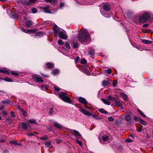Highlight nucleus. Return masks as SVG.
Returning a JSON list of instances; mask_svg holds the SVG:
<instances>
[{"label": "nucleus", "instance_id": "obj_5", "mask_svg": "<svg viewBox=\"0 0 153 153\" xmlns=\"http://www.w3.org/2000/svg\"><path fill=\"white\" fill-rule=\"evenodd\" d=\"M109 134L108 133H107L106 132H105V134L103 135L102 137V140L103 142H105V141H108L109 140Z\"/></svg>", "mask_w": 153, "mask_h": 153}, {"label": "nucleus", "instance_id": "obj_14", "mask_svg": "<svg viewBox=\"0 0 153 153\" xmlns=\"http://www.w3.org/2000/svg\"><path fill=\"white\" fill-rule=\"evenodd\" d=\"M101 12L102 15L105 17L109 18L111 16V14L110 13L106 12L105 13L103 12Z\"/></svg>", "mask_w": 153, "mask_h": 153}, {"label": "nucleus", "instance_id": "obj_29", "mask_svg": "<svg viewBox=\"0 0 153 153\" xmlns=\"http://www.w3.org/2000/svg\"><path fill=\"white\" fill-rule=\"evenodd\" d=\"M88 53L90 55L92 56L94 54V50L92 49L88 51Z\"/></svg>", "mask_w": 153, "mask_h": 153}, {"label": "nucleus", "instance_id": "obj_1", "mask_svg": "<svg viewBox=\"0 0 153 153\" xmlns=\"http://www.w3.org/2000/svg\"><path fill=\"white\" fill-rule=\"evenodd\" d=\"M78 39L79 41L82 44L87 43L90 40L89 34L86 30L83 28L79 31Z\"/></svg>", "mask_w": 153, "mask_h": 153}, {"label": "nucleus", "instance_id": "obj_60", "mask_svg": "<svg viewBox=\"0 0 153 153\" xmlns=\"http://www.w3.org/2000/svg\"><path fill=\"white\" fill-rule=\"evenodd\" d=\"M143 130V129L141 128H137V130L138 132H141Z\"/></svg>", "mask_w": 153, "mask_h": 153}, {"label": "nucleus", "instance_id": "obj_44", "mask_svg": "<svg viewBox=\"0 0 153 153\" xmlns=\"http://www.w3.org/2000/svg\"><path fill=\"white\" fill-rule=\"evenodd\" d=\"M21 111H22V112L23 115L24 116H25L27 115V114L25 111H24L22 109H21Z\"/></svg>", "mask_w": 153, "mask_h": 153}, {"label": "nucleus", "instance_id": "obj_62", "mask_svg": "<svg viewBox=\"0 0 153 153\" xmlns=\"http://www.w3.org/2000/svg\"><path fill=\"white\" fill-rule=\"evenodd\" d=\"M117 85V82H114L113 83V86L114 87H115Z\"/></svg>", "mask_w": 153, "mask_h": 153}, {"label": "nucleus", "instance_id": "obj_22", "mask_svg": "<svg viewBox=\"0 0 153 153\" xmlns=\"http://www.w3.org/2000/svg\"><path fill=\"white\" fill-rule=\"evenodd\" d=\"M115 104L117 106H118L119 107H120L122 108H123L122 105L121 104L120 102L119 101H118L116 100L115 102Z\"/></svg>", "mask_w": 153, "mask_h": 153}, {"label": "nucleus", "instance_id": "obj_16", "mask_svg": "<svg viewBox=\"0 0 153 153\" xmlns=\"http://www.w3.org/2000/svg\"><path fill=\"white\" fill-rule=\"evenodd\" d=\"M0 72L3 73L7 75H9L10 74L9 71L1 68H0Z\"/></svg>", "mask_w": 153, "mask_h": 153}, {"label": "nucleus", "instance_id": "obj_41", "mask_svg": "<svg viewBox=\"0 0 153 153\" xmlns=\"http://www.w3.org/2000/svg\"><path fill=\"white\" fill-rule=\"evenodd\" d=\"M59 72V70L57 69L54 70L53 72V74H57Z\"/></svg>", "mask_w": 153, "mask_h": 153}, {"label": "nucleus", "instance_id": "obj_6", "mask_svg": "<svg viewBox=\"0 0 153 153\" xmlns=\"http://www.w3.org/2000/svg\"><path fill=\"white\" fill-rule=\"evenodd\" d=\"M57 110L56 108L55 107L51 108L48 112V114L49 115H52L53 114H55L56 113Z\"/></svg>", "mask_w": 153, "mask_h": 153}, {"label": "nucleus", "instance_id": "obj_49", "mask_svg": "<svg viewBox=\"0 0 153 153\" xmlns=\"http://www.w3.org/2000/svg\"><path fill=\"white\" fill-rule=\"evenodd\" d=\"M76 141L80 146H82L83 145L81 141L78 140H76Z\"/></svg>", "mask_w": 153, "mask_h": 153}, {"label": "nucleus", "instance_id": "obj_40", "mask_svg": "<svg viewBox=\"0 0 153 153\" xmlns=\"http://www.w3.org/2000/svg\"><path fill=\"white\" fill-rule=\"evenodd\" d=\"M2 116H5L7 115V112L5 110H4L1 112Z\"/></svg>", "mask_w": 153, "mask_h": 153}, {"label": "nucleus", "instance_id": "obj_10", "mask_svg": "<svg viewBox=\"0 0 153 153\" xmlns=\"http://www.w3.org/2000/svg\"><path fill=\"white\" fill-rule=\"evenodd\" d=\"M79 110L85 115L88 116H90L91 115V114L89 112L82 108H80Z\"/></svg>", "mask_w": 153, "mask_h": 153}, {"label": "nucleus", "instance_id": "obj_39", "mask_svg": "<svg viewBox=\"0 0 153 153\" xmlns=\"http://www.w3.org/2000/svg\"><path fill=\"white\" fill-rule=\"evenodd\" d=\"M58 44L59 45H63L64 43L62 40H59L58 42Z\"/></svg>", "mask_w": 153, "mask_h": 153}, {"label": "nucleus", "instance_id": "obj_52", "mask_svg": "<svg viewBox=\"0 0 153 153\" xmlns=\"http://www.w3.org/2000/svg\"><path fill=\"white\" fill-rule=\"evenodd\" d=\"M54 90L56 91H59L60 90V88L57 87H54Z\"/></svg>", "mask_w": 153, "mask_h": 153}, {"label": "nucleus", "instance_id": "obj_4", "mask_svg": "<svg viewBox=\"0 0 153 153\" xmlns=\"http://www.w3.org/2000/svg\"><path fill=\"white\" fill-rule=\"evenodd\" d=\"M59 97L64 101L71 103V101L69 97L66 96V94L65 93L62 92L59 95Z\"/></svg>", "mask_w": 153, "mask_h": 153}, {"label": "nucleus", "instance_id": "obj_28", "mask_svg": "<svg viewBox=\"0 0 153 153\" xmlns=\"http://www.w3.org/2000/svg\"><path fill=\"white\" fill-rule=\"evenodd\" d=\"M32 25V22L30 21L27 22L26 23V25L27 27H29Z\"/></svg>", "mask_w": 153, "mask_h": 153}, {"label": "nucleus", "instance_id": "obj_30", "mask_svg": "<svg viewBox=\"0 0 153 153\" xmlns=\"http://www.w3.org/2000/svg\"><path fill=\"white\" fill-rule=\"evenodd\" d=\"M109 84V82L106 81L105 80H104L102 82V85L103 86H105Z\"/></svg>", "mask_w": 153, "mask_h": 153}, {"label": "nucleus", "instance_id": "obj_61", "mask_svg": "<svg viewBox=\"0 0 153 153\" xmlns=\"http://www.w3.org/2000/svg\"><path fill=\"white\" fill-rule=\"evenodd\" d=\"M65 4L64 3H61L60 4V7L62 8L64 7Z\"/></svg>", "mask_w": 153, "mask_h": 153}, {"label": "nucleus", "instance_id": "obj_38", "mask_svg": "<svg viewBox=\"0 0 153 153\" xmlns=\"http://www.w3.org/2000/svg\"><path fill=\"white\" fill-rule=\"evenodd\" d=\"M81 64H86L87 62V61L85 59H81Z\"/></svg>", "mask_w": 153, "mask_h": 153}, {"label": "nucleus", "instance_id": "obj_56", "mask_svg": "<svg viewBox=\"0 0 153 153\" xmlns=\"http://www.w3.org/2000/svg\"><path fill=\"white\" fill-rule=\"evenodd\" d=\"M11 74L14 75V76H18V74L17 73H15L14 72H13V71H12L11 72Z\"/></svg>", "mask_w": 153, "mask_h": 153}, {"label": "nucleus", "instance_id": "obj_18", "mask_svg": "<svg viewBox=\"0 0 153 153\" xmlns=\"http://www.w3.org/2000/svg\"><path fill=\"white\" fill-rule=\"evenodd\" d=\"M22 128L24 129H26L27 128V126L29 125L27 123L25 122L21 123Z\"/></svg>", "mask_w": 153, "mask_h": 153}, {"label": "nucleus", "instance_id": "obj_27", "mask_svg": "<svg viewBox=\"0 0 153 153\" xmlns=\"http://www.w3.org/2000/svg\"><path fill=\"white\" fill-rule=\"evenodd\" d=\"M40 140H47L48 139V136L47 135L43 136L42 137L39 138Z\"/></svg>", "mask_w": 153, "mask_h": 153}, {"label": "nucleus", "instance_id": "obj_35", "mask_svg": "<svg viewBox=\"0 0 153 153\" xmlns=\"http://www.w3.org/2000/svg\"><path fill=\"white\" fill-rule=\"evenodd\" d=\"M4 79L5 81L8 82H12V80L10 78L8 77H7L5 78Z\"/></svg>", "mask_w": 153, "mask_h": 153}, {"label": "nucleus", "instance_id": "obj_46", "mask_svg": "<svg viewBox=\"0 0 153 153\" xmlns=\"http://www.w3.org/2000/svg\"><path fill=\"white\" fill-rule=\"evenodd\" d=\"M36 0H29V2L27 3V5H29L30 4L36 1Z\"/></svg>", "mask_w": 153, "mask_h": 153}, {"label": "nucleus", "instance_id": "obj_36", "mask_svg": "<svg viewBox=\"0 0 153 153\" xmlns=\"http://www.w3.org/2000/svg\"><path fill=\"white\" fill-rule=\"evenodd\" d=\"M140 122L141 124H142L144 125H146L147 124L146 123L144 120H141V119H140Z\"/></svg>", "mask_w": 153, "mask_h": 153}, {"label": "nucleus", "instance_id": "obj_19", "mask_svg": "<svg viewBox=\"0 0 153 153\" xmlns=\"http://www.w3.org/2000/svg\"><path fill=\"white\" fill-rule=\"evenodd\" d=\"M101 100L105 104L108 105H110V102L108 100H105L103 98L101 99Z\"/></svg>", "mask_w": 153, "mask_h": 153}, {"label": "nucleus", "instance_id": "obj_42", "mask_svg": "<svg viewBox=\"0 0 153 153\" xmlns=\"http://www.w3.org/2000/svg\"><path fill=\"white\" fill-rule=\"evenodd\" d=\"M134 119L136 121H139V120H140V118H138L135 116H134Z\"/></svg>", "mask_w": 153, "mask_h": 153}, {"label": "nucleus", "instance_id": "obj_55", "mask_svg": "<svg viewBox=\"0 0 153 153\" xmlns=\"http://www.w3.org/2000/svg\"><path fill=\"white\" fill-rule=\"evenodd\" d=\"M108 120L109 121H113L114 120L113 118L111 117H109L108 118Z\"/></svg>", "mask_w": 153, "mask_h": 153}, {"label": "nucleus", "instance_id": "obj_12", "mask_svg": "<svg viewBox=\"0 0 153 153\" xmlns=\"http://www.w3.org/2000/svg\"><path fill=\"white\" fill-rule=\"evenodd\" d=\"M33 79L38 82H42L43 81L42 78L37 76H33Z\"/></svg>", "mask_w": 153, "mask_h": 153}, {"label": "nucleus", "instance_id": "obj_47", "mask_svg": "<svg viewBox=\"0 0 153 153\" xmlns=\"http://www.w3.org/2000/svg\"><path fill=\"white\" fill-rule=\"evenodd\" d=\"M35 133H37L36 132H34L33 133H30L27 134V135L29 136H34L35 135Z\"/></svg>", "mask_w": 153, "mask_h": 153}, {"label": "nucleus", "instance_id": "obj_50", "mask_svg": "<svg viewBox=\"0 0 153 153\" xmlns=\"http://www.w3.org/2000/svg\"><path fill=\"white\" fill-rule=\"evenodd\" d=\"M29 122H31L32 123L36 124V121L34 120H29Z\"/></svg>", "mask_w": 153, "mask_h": 153}, {"label": "nucleus", "instance_id": "obj_31", "mask_svg": "<svg viewBox=\"0 0 153 153\" xmlns=\"http://www.w3.org/2000/svg\"><path fill=\"white\" fill-rule=\"evenodd\" d=\"M99 111H100V112H101L102 113L104 114H107L108 113V112L105 111L102 108H100L99 110Z\"/></svg>", "mask_w": 153, "mask_h": 153}, {"label": "nucleus", "instance_id": "obj_17", "mask_svg": "<svg viewBox=\"0 0 153 153\" xmlns=\"http://www.w3.org/2000/svg\"><path fill=\"white\" fill-rule=\"evenodd\" d=\"M53 125L55 127L58 128L60 129L63 127L62 126L57 122H55Z\"/></svg>", "mask_w": 153, "mask_h": 153}, {"label": "nucleus", "instance_id": "obj_26", "mask_svg": "<svg viewBox=\"0 0 153 153\" xmlns=\"http://www.w3.org/2000/svg\"><path fill=\"white\" fill-rule=\"evenodd\" d=\"M91 115L92 116V117L93 118L95 119L96 120H100L101 119V118L100 117L98 116L97 115H95L93 114H91Z\"/></svg>", "mask_w": 153, "mask_h": 153}, {"label": "nucleus", "instance_id": "obj_13", "mask_svg": "<svg viewBox=\"0 0 153 153\" xmlns=\"http://www.w3.org/2000/svg\"><path fill=\"white\" fill-rule=\"evenodd\" d=\"M103 9L106 11H108L110 10L109 5L108 4H105L103 7Z\"/></svg>", "mask_w": 153, "mask_h": 153}, {"label": "nucleus", "instance_id": "obj_45", "mask_svg": "<svg viewBox=\"0 0 153 153\" xmlns=\"http://www.w3.org/2000/svg\"><path fill=\"white\" fill-rule=\"evenodd\" d=\"M78 47V43H74L73 44V48H77Z\"/></svg>", "mask_w": 153, "mask_h": 153}, {"label": "nucleus", "instance_id": "obj_64", "mask_svg": "<svg viewBox=\"0 0 153 153\" xmlns=\"http://www.w3.org/2000/svg\"><path fill=\"white\" fill-rule=\"evenodd\" d=\"M4 153H8V151L7 150H5L4 151Z\"/></svg>", "mask_w": 153, "mask_h": 153}, {"label": "nucleus", "instance_id": "obj_48", "mask_svg": "<svg viewBox=\"0 0 153 153\" xmlns=\"http://www.w3.org/2000/svg\"><path fill=\"white\" fill-rule=\"evenodd\" d=\"M79 56H77L75 59V64H77L78 63V61H79Z\"/></svg>", "mask_w": 153, "mask_h": 153}, {"label": "nucleus", "instance_id": "obj_3", "mask_svg": "<svg viewBox=\"0 0 153 153\" xmlns=\"http://www.w3.org/2000/svg\"><path fill=\"white\" fill-rule=\"evenodd\" d=\"M150 17V15L148 13H145L143 16L140 17L139 21L140 23H144L146 22L147 19H149Z\"/></svg>", "mask_w": 153, "mask_h": 153}, {"label": "nucleus", "instance_id": "obj_21", "mask_svg": "<svg viewBox=\"0 0 153 153\" xmlns=\"http://www.w3.org/2000/svg\"><path fill=\"white\" fill-rule=\"evenodd\" d=\"M53 66V65L51 63H48L46 65V66L47 68L51 69Z\"/></svg>", "mask_w": 153, "mask_h": 153}, {"label": "nucleus", "instance_id": "obj_24", "mask_svg": "<svg viewBox=\"0 0 153 153\" xmlns=\"http://www.w3.org/2000/svg\"><path fill=\"white\" fill-rule=\"evenodd\" d=\"M142 41L144 43L147 44H151L152 42L151 41H149L147 40L143 39L142 40Z\"/></svg>", "mask_w": 153, "mask_h": 153}, {"label": "nucleus", "instance_id": "obj_59", "mask_svg": "<svg viewBox=\"0 0 153 153\" xmlns=\"http://www.w3.org/2000/svg\"><path fill=\"white\" fill-rule=\"evenodd\" d=\"M10 116L13 117H15V115L13 112H11L10 113Z\"/></svg>", "mask_w": 153, "mask_h": 153}, {"label": "nucleus", "instance_id": "obj_25", "mask_svg": "<svg viewBox=\"0 0 153 153\" xmlns=\"http://www.w3.org/2000/svg\"><path fill=\"white\" fill-rule=\"evenodd\" d=\"M125 119L127 121H130L131 119V116L129 115H126L125 116Z\"/></svg>", "mask_w": 153, "mask_h": 153}, {"label": "nucleus", "instance_id": "obj_63", "mask_svg": "<svg viewBox=\"0 0 153 153\" xmlns=\"http://www.w3.org/2000/svg\"><path fill=\"white\" fill-rule=\"evenodd\" d=\"M148 26H149V24H144V25H143V27H147Z\"/></svg>", "mask_w": 153, "mask_h": 153}, {"label": "nucleus", "instance_id": "obj_8", "mask_svg": "<svg viewBox=\"0 0 153 153\" xmlns=\"http://www.w3.org/2000/svg\"><path fill=\"white\" fill-rule=\"evenodd\" d=\"M78 100L81 103L84 105H86L88 102L86 99L82 97H80L78 98Z\"/></svg>", "mask_w": 153, "mask_h": 153}, {"label": "nucleus", "instance_id": "obj_34", "mask_svg": "<svg viewBox=\"0 0 153 153\" xmlns=\"http://www.w3.org/2000/svg\"><path fill=\"white\" fill-rule=\"evenodd\" d=\"M11 143L16 145L19 146H21V143H18L16 141H12L11 142Z\"/></svg>", "mask_w": 153, "mask_h": 153}, {"label": "nucleus", "instance_id": "obj_7", "mask_svg": "<svg viewBox=\"0 0 153 153\" xmlns=\"http://www.w3.org/2000/svg\"><path fill=\"white\" fill-rule=\"evenodd\" d=\"M39 7L41 10L45 13H50V11L48 10L49 7V6H46L45 7L41 6Z\"/></svg>", "mask_w": 153, "mask_h": 153}, {"label": "nucleus", "instance_id": "obj_32", "mask_svg": "<svg viewBox=\"0 0 153 153\" xmlns=\"http://www.w3.org/2000/svg\"><path fill=\"white\" fill-rule=\"evenodd\" d=\"M65 46L68 49H70L71 48V46L69 43L68 42H66L65 43Z\"/></svg>", "mask_w": 153, "mask_h": 153}, {"label": "nucleus", "instance_id": "obj_15", "mask_svg": "<svg viewBox=\"0 0 153 153\" xmlns=\"http://www.w3.org/2000/svg\"><path fill=\"white\" fill-rule=\"evenodd\" d=\"M2 102L3 104L6 103L8 104H12L13 103V102L10 99H7L6 100L3 101Z\"/></svg>", "mask_w": 153, "mask_h": 153}, {"label": "nucleus", "instance_id": "obj_33", "mask_svg": "<svg viewBox=\"0 0 153 153\" xmlns=\"http://www.w3.org/2000/svg\"><path fill=\"white\" fill-rule=\"evenodd\" d=\"M139 114L143 117H146V115L139 109L137 110Z\"/></svg>", "mask_w": 153, "mask_h": 153}, {"label": "nucleus", "instance_id": "obj_9", "mask_svg": "<svg viewBox=\"0 0 153 153\" xmlns=\"http://www.w3.org/2000/svg\"><path fill=\"white\" fill-rule=\"evenodd\" d=\"M79 110L85 115L88 116H90L91 115V114L89 112L82 108H80Z\"/></svg>", "mask_w": 153, "mask_h": 153}, {"label": "nucleus", "instance_id": "obj_23", "mask_svg": "<svg viewBox=\"0 0 153 153\" xmlns=\"http://www.w3.org/2000/svg\"><path fill=\"white\" fill-rule=\"evenodd\" d=\"M120 95L123 97L124 100L126 101L127 100V96L125 94L121 93H120Z\"/></svg>", "mask_w": 153, "mask_h": 153}, {"label": "nucleus", "instance_id": "obj_54", "mask_svg": "<svg viewBox=\"0 0 153 153\" xmlns=\"http://www.w3.org/2000/svg\"><path fill=\"white\" fill-rule=\"evenodd\" d=\"M57 2V0H51L50 3L52 4H55Z\"/></svg>", "mask_w": 153, "mask_h": 153}, {"label": "nucleus", "instance_id": "obj_57", "mask_svg": "<svg viewBox=\"0 0 153 153\" xmlns=\"http://www.w3.org/2000/svg\"><path fill=\"white\" fill-rule=\"evenodd\" d=\"M42 86H44V88H45L46 90L48 89V86L46 85H42L41 86V88H42Z\"/></svg>", "mask_w": 153, "mask_h": 153}, {"label": "nucleus", "instance_id": "obj_53", "mask_svg": "<svg viewBox=\"0 0 153 153\" xmlns=\"http://www.w3.org/2000/svg\"><path fill=\"white\" fill-rule=\"evenodd\" d=\"M26 33H31L32 32H33V29H30V30H26Z\"/></svg>", "mask_w": 153, "mask_h": 153}, {"label": "nucleus", "instance_id": "obj_2", "mask_svg": "<svg viewBox=\"0 0 153 153\" xmlns=\"http://www.w3.org/2000/svg\"><path fill=\"white\" fill-rule=\"evenodd\" d=\"M53 29L54 36H56L58 34L59 36L61 39H67L68 36L65 30L58 27L56 25L53 27Z\"/></svg>", "mask_w": 153, "mask_h": 153}, {"label": "nucleus", "instance_id": "obj_51", "mask_svg": "<svg viewBox=\"0 0 153 153\" xmlns=\"http://www.w3.org/2000/svg\"><path fill=\"white\" fill-rule=\"evenodd\" d=\"M45 145L47 147H49L51 145V144L50 142H48L45 143Z\"/></svg>", "mask_w": 153, "mask_h": 153}, {"label": "nucleus", "instance_id": "obj_20", "mask_svg": "<svg viewBox=\"0 0 153 153\" xmlns=\"http://www.w3.org/2000/svg\"><path fill=\"white\" fill-rule=\"evenodd\" d=\"M108 99L109 100H112L113 101H115L117 99L116 97H113L111 95H109L108 96Z\"/></svg>", "mask_w": 153, "mask_h": 153}, {"label": "nucleus", "instance_id": "obj_43", "mask_svg": "<svg viewBox=\"0 0 153 153\" xmlns=\"http://www.w3.org/2000/svg\"><path fill=\"white\" fill-rule=\"evenodd\" d=\"M32 12L33 13H35L37 12V10L36 8H32Z\"/></svg>", "mask_w": 153, "mask_h": 153}, {"label": "nucleus", "instance_id": "obj_37", "mask_svg": "<svg viewBox=\"0 0 153 153\" xmlns=\"http://www.w3.org/2000/svg\"><path fill=\"white\" fill-rule=\"evenodd\" d=\"M11 15L14 18H17L18 17V16L16 13L12 12L11 13Z\"/></svg>", "mask_w": 153, "mask_h": 153}, {"label": "nucleus", "instance_id": "obj_11", "mask_svg": "<svg viewBox=\"0 0 153 153\" xmlns=\"http://www.w3.org/2000/svg\"><path fill=\"white\" fill-rule=\"evenodd\" d=\"M72 133L77 138H80L81 137V135L80 134L79 132L76 130H73L72 131Z\"/></svg>", "mask_w": 153, "mask_h": 153}, {"label": "nucleus", "instance_id": "obj_58", "mask_svg": "<svg viewBox=\"0 0 153 153\" xmlns=\"http://www.w3.org/2000/svg\"><path fill=\"white\" fill-rule=\"evenodd\" d=\"M107 73L108 74H110L111 73V69L109 68L107 70Z\"/></svg>", "mask_w": 153, "mask_h": 153}]
</instances>
